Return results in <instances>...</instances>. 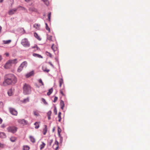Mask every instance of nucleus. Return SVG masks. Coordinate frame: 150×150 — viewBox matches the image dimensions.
Here are the masks:
<instances>
[{
  "label": "nucleus",
  "instance_id": "obj_1",
  "mask_svg": "<svg viewBox=\"0 0 150 150\" xmlns=\"http://www.w3.org/2000/svg\"><path fill=\"white\" fill-rule=\"evenodd\" d=\"M17 81L16 77L13 74H10L7 75L3 83L4 86L15 84Z\"/></svg>",
  "mask_w": 150,
  "mask_h": 150
},
{
  "label": "nucleus",
  "instance_id": "obj_2",
  "mask_svg": "<svg viewBox=\"0 0 150 150\" xmlns=\"http://www.w3.org/2000/svg\"><path fill=\"white\" fill-rule=\"evenodd\" d=\"M31 89L30 86L27 84H25L23 86V93L25 95L30 94L31 92Z\"/></svg>",
  "mask_w": 150,
  "mask_h": 150
},
{
  "label": "nucleus",
  "instance_id": "obj_3",
  "mask_svg": "<svg viewBox=\"0 0 150 150\" xmlns=\"http://www.w3.org/2000/svg\"><path fill=\"white\" fill-rule=\"evenodd\" d=\"M22 45L25 47H28L30 46L29 42L26 38L22 39L21 41Z\"/></svg>",
  "mask_w": 150,
  "mask_h": 150
},
{
  "label": "nucleus",
  "instance_id": "obj_4",
  "mask_svg": "<svg viewBox=\"0 0 150 150\" xmlns=\"http://www.w3.org/2000/svg\"><path fill=\"white\" fill-rule=\"evenodd\" d=\"M18 122L23 125H26L28 123V122L24 119H18L17 120Z\"/></svg>",
  "mask_w": 150,
  "mask_h": 150
},
{
  "label": "nucleus",
  "instance_id": "obj_5",
  "mask_svg": "<svg viewBox=\"0 0 150 150\" xmlns=\"http://www.w3.org/2000/svg\"><path fill=\"white\" fill-rule=\"evenodd\" d=\"M7 130L8 132L14 133L17 131V128L13 127H9L7 128Z\"/></svg>",
  "mask_w": 150,
  "mask_h": 150
},
{
  "label": "nucleus",
  "instance_id": "obj_6",
  "mask_svg": "<svg viewBox=\"0 0 150 150\" xmlns=\"http://www.w3.org/2000/svg\"><path fill=\"white\" fill-rule=\"evenodd\" d=\"M19 7L16 8H14L13 9H10L8 12V14L9 15H12L15 13Z\"/></svg>",
  "mask_w": 150,
  "mask_h": 150
},
{
  "label": "nucleus",
  "instance_id": "obj_7",
  "mask_svg": "<svg viewBox=\"0 0 150 150\" xmlns=\"http://www.w3.org/2000/svg\"><path fill=\"white\" fill-rule=\"evenodd\" d=\"M10 112L13 115H17L18 114L17 112L14 109L12 108H9Z\"/></svg>",
  "mask_w": 150,
  "mask_h": 150
},
{
  "label": "nucleus",
  "instance_id": "obj_8",
  "mask_svg": "<svg viewBox=\"0 0 150 150\" xmlns=\"http://www.w3.org/2000/svg\"><path fill=\"white\" fill-rule=\"evenodd\" d=\"M11 66V64L9 62V61H8L4 66V68L6 69H8L10 68Z\"/></svg>",
  "mask_w": 150,
  "mask_h": 150
},
{
  "label": "nucleus",
  "instance_id": "obj_9",
  "mask_svg": "<svg viewBox=\"0 0 150 150\" xmlns=\"http://www.w3.org/2000/svg\"><path fill=\"white\" fill-rule=\"evenodd\" d=\"M8 61H9V62L11 64V65H12V64H16L18 62L17 59H10Z\"/></svg>",
  "mask_w": 150,
  "mask_h": 150
},
{
  "label": "nucleus",
  "instance_id": "obj_10",
  "mask_svg": "<svg viewBox=\"0 0 150 150\" xmlns=\"http://www.w3.org/2000/svg\"><path fill=\"white\" fill-rule=\"evenodd\" d=\"M53 148L55 150H57L58 148V141H55L53 146Z\"/></svg>",
  "mask_w": 150,
  "mask_h": 150
},
{
  "label": "nucleus",
  "instance_id": "obj_11",
  "mask_svg": "<svg viewBox=\"0 0 150 150\" xmlns=\"http://www.w3.org/2000/svg\"><path fill=\"white\" fill-rule=\"evenodd\" d=\"M27 64L28 63L26 61H24L22 63L20 66L23 68L24 67H26L27 66Z\"/></svg>",
  "mask_w": 150,
  "mask_h": 150
},
{
  "label": "nucleus",
  "instance_id": "obj_12",
  "mask_svg": "<svg viewBox=\"0 0 150 150\" xmlns=\"http://www.w3.org/2000/svg\"><path fill=\"white\" fill-rule=\"evenodd\" d=\"M33 114L36 116H38L39 115V112L37 110H35L33 111Z\"/></svg>",
  "mask_w": 150,
  "mask_h": 150
},
{
  "label": "nucleus",
  "instance_id": "obj_13",
  "mask_svg": "<svg viewBox=\"0 0 150 150\" xmlns=\"http://www.w3.org/2000/svg\"><path fill=\"white\" fill-rule=\"evenodd\" d=\"M13 89L11 88L10 89H9L8 92V95L9 96H12L13 95Z\"/></svg>",
  "mask_w": 150,
  "mask_h": 150
},
{
  "label": "nucleus",
  "instance_id": "obj_14",
  "mask_svg": "<svg viewBox=\"0 0 150 150\" xmlns=\"http://www.w3.org/2000/svg\"><path fill=\"white\" fill-rule=\"evenodd\" d=\"M60 105L61 109L63 110L64 106V101L62 100L60 101Z\"/></svg>",
  "mask_w": 150,
  "mask_h": 150
},
{
  "label": "nucleus",
  "instance_id": "obj_15",
  "mask_svg": "<svg viewBox=\"0 0 150 150\" xmlns=\"http://www.w3.org/2000/svg\"><path fill=\"white\" fill-rule=\"evenodd\" d=\"M40 25L37 23H35L33 25V27L37 30L40 29Z\"/></svg>",
  "mask_w": 150,
  "mask_h": 150
},
{
  "label": "nucleus",
  "instance_id": "obj_16",
  "mask_svg": "<svg viewBox=\"0 0 150 150\" xmlns=\"http://www.w3.org/2000/svg\"><path fill=\"white\" fill-rule=\"evenodd\" d=\"M29 101V98L28 97L24 99L23 100H22L21 102L24 103H25Z\"/></svg>",
  "mask_w": 150,
  "mask_h": 150
},
{
  "label": "nucleus",
  "instance_id": "obj_17",
  "mask_svg": "<svg viewBox=\"0 0 150 150\" xmlns=\"http://www.w3.org/2000/svg\"><path fill=\"white\" fill-rule=\"evenodd\" d=\"M0 137L1 138H6V136L4 133L0 132Z\"/></svg>",
  "mask_w": 150,
  "mask_h": 150
},
{
  "label": "nucleus",
  "instance_id": "obj_18",
  "mask_svg": "<svg viewBox=\"0 0 150 150\" xmlns=\"http://www.w3.org/2000/svg\"><path fill=\"white\" fill-rule=\"evenodd\" d=\"M33 74V71H31L29 73L27 74L26 75V77L28 78L29 77L31 76H32Z\"/></svg>",
  "mask_w": 150,
  "mask_h": 150
},
{
  "label": "nucleus",
  "instance_id": "obj_19",
  "mask_svg": "<svg viewBox=\"0 0 150 150\" xmlns=\"http://www.w3.org/2000/svg\"><path fill=\"white\" fill-rule=\"evenodd\" d=\"M34 36L35 37V38H37L38 40H41V38L40 37L38 36V34L36 33H34Z\"/></svg>",
  "mask_w": 150,
  "mask_h": 150
},
{
  "label": "nucleus",
  "instance_id": "obj_20",
  "mask_svg": "<svg viewBox=\"0 0 150 150\" xmlns=\"http://www.w3.org/2000/svg\"><path fill=\"white\" fill-rule=\"evenodd\" d=\"M45 128L43 129V134L44 135H45L46 133L47 128V126L46 125H45L44 126Z\"/></svg>",
  "mask_w": 150,
  "mask_h": 150
},
{
  "label": "nucleus",
  "instance_id": "obj_21",
  "mask_svg": "<svg viewBox=\"0 0 150 150\" xmlns=\"http://www.w3.org/2000/svg\"><path fill=\"white\" fill-rule=\"evenodd\" d=\"M33 56L34 57H37L40 58H42V57L41 55L35 53H34L33 54Z\"/></svg>",
  "mask_w": 150,
  "mask_h": 150
},
{
  "label": "nucleus",
  "instance_id": "obj_22",
  "mask_svg": "<svg viewBox=\"0 0 150 150\" xmlns=\"http://www.w3.org/2000/svg\"><path fill=\"white\" fill-rule=\"evenodd\" d=\"M53 91V89L52 88H51V89H50L49 90L48 92L47 93V95L48 96L50 95L52 92Z\"/></svg>",
  "mask_w": 150,
  "mask_h": 150
},
{
  "label": "nucleus",
  "instance_id": "obj_23",
  "mask_svg": "<svg viewBox=\"0 0 150 150\" xmlns=\"http://www.w3.org/2000/svg\"><path fill=\"white\" fill-rule=\"evenodd\" d=\"M23 68L21 66H20L17 69V71L18 72H21L23 69Z\"/></svg>",
  "mask_w": 150,
  "mask_h": 150
},
{
  "label": "nucleus",
  "instance_id": "obj_24",
  "mask_svg": "<svg viewBox=\"0 0 150 150\" xmlns=\"http://www.w3.org/2000/svg\"><path fill=\"white\" fill-rule=\"evenodd\" d=\"M30 147L28 146H25L23 147V150H29Z\"/></svg>",
  "mask_w": 150,
  "mask_h": 150
},
{
  "label": "nucleus",
  "instance_id": "obj_25",
  "mask_svg": "<svg viewBox=\"0 0 150 150\" xmlns=\"http://www.w3.org/2000/svg\"><path fill=\"white\" fill-rule=\"evenodd\" d=\"M45 3V5L48 6L49 4V3L48 0H42Z\"/></svg>",
  "mask_w": 150,
  "mask_h": 150
},
{
  "label": "nucleus",
  "instance_id": "obj_26",
  "mask_svg": "<svg viewBox=\"0 0 150 150\" xmlns=\"http://www.w3.org/2000/svg\"><path fill=\"white\" fill-rule=\"evenodd\" d=\"M11 41L10 40H3V42L4 44H8L10 43Z\"/></svg>",
  "mask_w": 150,
  "mask_h": 150
},
{
  "label": "nucleus",
  "instance_id": "obj_27",
  "mask_svg": "<svg viewBox=\"0 0 150 150\" xmlns=\"http://www.w3.org/2000/svg\"><path fill=\"white\" fill-rule=\"evenodd\" d=\"M34 125H35V128L36 129H38L39 127L38 123L37 122H36L34 123Z\"/></svg>",
  "mask_w": 150,
  "mask_h": 150
},
{
  "label": "nucleus",
  "instance_id": "obj_28",
  "mask_svg": "<svg viewBox=\"0 0 150 150\" xmlns=\"http://www.w3.org/2000/svg\"><path fill=\"white\" fill-rule=\"evenodd\" d=\"M45 145V144L43 142H42V144L40 146V149L41 150L44 147Z\"/></svg>",
  "mask_w": 150,
  "mask_h": 150
},
{
  "label": "nucleus",
  "instance_id": "obj_29",
  "mask_svg": "<svg viewBox=\"0 0 150 150\" xmlns=\"http://www.w3.org/2000/svg\"><path fill=\"white\" fill-rule=\"evenodd\" d=\"M52 36L50 35H47V39L49 40L50 41H51L52 40Z\"/></svg>",
  "mask_w": 150,
  "mask_h": 150
},
{
  "label": "nucleus",
  "instance_id": "obj_30",
  "mask_svg": "<svg viewBox=\"0 0 150 150\" xmlns=\"http://www.w3.org/2000/svg\"><path fill=\"white\" fill-rule=\"evenodd\" d=\"M42 101L44 103V104L47 105V103L46 102L45 100L43 98L42 99Z\"/></svg>",
  "mask_w": 150,
  "mask_h": 150
},
{
  "label": "nucleus",
  "instance_id": "obj_31",
  "mask_svg": "<svg viewBox=\"0 0 150 150\" xmlns=\"http://www.w3.org/2000/svg\"><path fill=\"white\" fill-rule=\"evenodd\" d=\"M42 70L46 72H48L50 71L49 69H47L46 68H42Z\"/></svg>",
  "mask_w": 150,
  "mask_h": 150
},
{
  "label": "nucleus",
  "instance_id": "obj_32",
  "mask_svg": "<svg viewBox=\"0 0 150 150\" xmlns=\"http://www.w3.org/2000/svg\"><path fill=\"white\" fill-rule=\"evenodd\" d=\"M10 141H15L17 140L16 138L14 137H12L10 138Z\"/></svg>",
  "mask_w": 150,
  "mask_h": 150
},
{
  "label": "nucleus",
  "instance_id": "obj_33",
  "mask_svg": "<svg viewBox=\"0 0 150 150\" xmlns=\"http://www.w3.org/2000/svg\"><path fill=\"white\" fill-rule=\"evenodd\" d=\"M38 81L39 83H41L42 85L43 86L44 85L43 83L42 82V81L41 79H40L38 80Z\"/></svg>",
  "mask_w": 150,
  "mask_h": 150
},
{
  "label": "nucleus",
  "instance_id": "obj_34",
  "mask_svg": "<svg viewBox=\"0 0 150 150\" xmlns=\"http://www.w3.org/2000/svg\"><path fill=\"white\" fill-rule=\"evenodd\" d=\"M61 132V129H60V128L58 127V132L59 134V136H60V133Z\"/></svg>",
  "mask_w": 150,
  "mask_h": 150
},
{
  "label": "nucleus",
  "instance_id": "obj_35",
  "mask_svg": "<svg viewBox=\"0 0 150 150\" xmlns=\"http://www.w3.org/2000/svg\"><path fill=\"white\" fill-rule=\"evenodd\" d=\"M30 141H35L34 138L32 136H30Z\"/></svg>",
  "mask_w": 150,
  "mask_h": 150
},
{
  "label": "nucleus",
  "instance_id": "obj_36",
  "mask_svg": "<svg viewBox=\"0 0 150 150\" xmlns=\"http://www.w3.org/2000/svg\"><path fill=\"white\" fill-rule=\"evenodd\" d=\"M54 112L55 115L57 114V110L56 108L55 107H54Z\"/></svg>",
  "mask_w": 150,
  "mask_h": 150
},
{
  "label": "nucleus",
  "instance_id": "obj_37",
  "mask_svg": "<svg viewBox=\"0 0 150 150\" xmlns=\"http://www.w3.org/2000/svg\"><path fill=\"white\" fill-rule=\"evenodd\" d=\"M52 113V112L51 110L48 111L47 113V116H51V115Z\"/></svg>",
  "mask_w": 150,
  "mask_h": 150
},
{
  "label": "nucleus",
  "instance_id": "obj_38",
  "mask_svg": "<svg viewBox=\"0 0 150 150\" xmlns=\"http://www.w3.org/2000/svg\"><path fill=\"white\" fill-rule=\"evenodd\" d=\"M46 54H47V55L49 56L50 57H52V54L50 52H46Z\"/></svg>",
  "mask_w": 150,
  "mask_h": 150
},
{
  "label": "nucleus",
  "instance_id": "obj_39",
  "mask_svg": "<svg viewBox=\"0 0 150 150\" xmlns=\"http://www.w3.org/2000/svg\"><path fill=\"white\" fill-rule=\"evenodd\" d=\"M63 83V80L62 79H60L59 81V83L62 84Z\"/></svg>",
  "mask_w": 150,
  "mask_h": 150
},
{
  "label": "nucleus",
  "instance_id": "obj_40",
  "mask_svg": "<svg viewBox=\"0 0 150 150\" xmlns=\"http://www.w3.org/2000/svg\"><path fill=\"white\" fill-rule=\"evenodd\" d=\"M54 45V44H53L52 45V46L51 47V48H52V49L54 51H55L56 50V48L53 47Z\"/></svg>",
  "mask_w": 150,
  "mask_h": 150
},
{
  "label": "nucleus",
  "instance_id": "obj_41",
  "mask_svg": "<svg viewBox=\"0 0 150 150\" xmlns=\"http://www.w3.org/2000/svg\"><path fill=\"white\" fill-rule=\"evenodd\" d=\"M51 16V13L50 12L48 14V18L49 20H50V19Z\"/></svg>",
  "mask_w": 150,
  "mask_h": 150
},
{
  "label": "nucleus",
  "instance_id": "obj_42",
  "mask_svg": "<svg viewBox=\"0 0 150 150\" xmlns=\"http://www.w3.org/2000/svg\"><path fill=\"white\" fill-rule=\"evenodd\" d=\"M58 99V98L56 96L54 98V100H53V102L54 103H55L56 101Z\"/></svg>",
  "mask_w": 150,
  "mask_h": 150
},
{
  "label": "nucleus",
  "instance_id": "obj_43",
  "mask_svg": "<svg viewBox=\"0 0 150 150\" xmlns=\"http://www.w3.org/2000/svg\"><path fill=\"white\" fill-rule=\"evenodd\" d=\"M46 28L47 30H48L49 31V32H50V28H49V27H48V26H46Z\"/></svg>",
  "mask_w": 150,
  "mask_h": 150
},
{
  "label": "nucleus",
  "instance_id": "obj_44",
  "mask_svg": "<svg viewBox=\"0 0 150 150\" xmlns=\"http://www.w3.org/2000/svg\"><path fill=\"white\" fill-rule=\"evenodd\" d=\"M49 64L51 65L53 67H54V65L52 64L51 62H49Z\"/></svg>",
  "mask_w": 150,
  "mask_h": 150
},
{
  "label": "nucleus",
  "instance_id": "obj_45",
  "mask_svg": "<svg viewBox=\"0 0 150 150\" xmlns=\"http://www.w3.org/2000/svg\"><path fill=\"white\" fill-rule=\"evenodd\" d=\"M4 146V145L0 143V148H2Z\"/></svg>",
  "mask_w": 150,
  "mask_h": 150
},
{
  "label": "nucleus",
  "instance_id": "obj_46",
  "mask_svg": "<svg viewBox=\"0 0 150 150\" xmlns=\"http://www.w3.org/2000/svg\"><path fill=\"white\" fill-rule=\"evenodd\" d=\"M60 93L62 94V95L64 96V95L62 90H60Z\"/></svg>",
  "mask_w": 150,
  "mask_h": 150
},
{
  "label": "nucleus",
  "instance_id": "obj_47",
  "mask_svg": "<svg viewBox=\"0 0 150 150\" xmlns=\"http://www.w3.org/2000/svg\"><path fill=\"white\" fill-rule=\"evenodd\" d=\"M5 125L4 124H3V125H1V127L2 128H4L5 127Z\"/></svg>",
  "mask_w": 150,
  "mask_h": 150
},
{
  "label": "nucleus",
  "instance_id": "obj_48",
  "mask_svg": "<svg viewBox=\"0 0 150 150\" xmlns=\"http://www.w3.org/2000/svg\"><path fill=\"white\" fill-rule=\"evenodd\" d=\"M5 55L6 56L8 57V56L9 54L8 53H6L5 54Z\"/></svg>",
  "mask_w": 150,
  "mask_h": 150
},
{
  "label": "nucleus",
  "instance_id": "obj_49",
  "mask_svg": "<svg viewBox=\"0 0 150 150\" xmlns=\"http://www.w3.org/2000/svg\"><path fill=\"white\" fill-rule=\"evenodd\" d=\"M2 120L1 118H0V124L2 123Z\"/></svg>",
  "mask_w": 150,
  "mask_h": 150
},
{
  "label": "nucleus",
  "instance_id": "obj_50",
  "mask_svg": "<svg viewBox=\"0 0 150 150\" xmlns=\"http://www.w3.org/2000/svg\"><path fill=\"white\" fill-rule=\"evenodd\" d=\"M21 8V9L22 10H25V8H24V7H20Z\"/></svg>",
  "mask_w": 150,
  "mask_h": 150
},
{
  "label": "nucleus",
  "instance_id": "obj_51",
  "mask_svg": "<svg viewBox=\"0 0 150 150\" xmlns=\"http://www.w3.org/2000/svg\"><path fill=\"white\" fill-rule=\"evenodd\" d=\"M48 119L49 120H50L51 119V117L50 116H47Z\"/></svg>",
  "mask_w": 150,
  "mask_h": 150
},
{
  "label": "nucleus",
  "instance_id": "obj_52",
  "mask_svg": "<svg viewBox=\"0 0 150 150\" xmlns=\"http://www.w3.org/2000/svg\"><path fill=\"white\" fill-rule=\"evenodd\" d=\"M2 59V56L0 55V62L1 61Z\"/></svg>",
  "mask_w": 150,
  "mask_h": 150
},
{
  "label": "nucleus",
  "instance_id": "obj_53",
  "mask_svg": "<svg viewBox=\"0 0 150 150\" xmlns=\"http://www.w3.org/2000/svg\"><path fill=\"white\" fill-rule=\"evenodd\" d=\"M61 118H59V120H58V121L59 122H60L61 121Z\"/></svg>",
  "mask_w": 150,
  "mask_h": 150
},
{
  "label": "nucleus",
  "instance_id": "obj_54",
  "mask_svg": "<svg viewBox=\"0 0 150 150\" xmlns=\"http://www.w3.org/2000/svg\"><path fill=\"white\" fill-rule=\"evenodd\" d=\"M58 117L59 118H61V115H58Z\"/></svg>",
  "mask_w": 150,
  "mask_h": 150
},
{
  "label": "nucleus",
  "instance_id": "obj_55",
  "mask_svg": "<svg viewBox=\"0 0 150 150\" xmlns=\"http://www.w3.org/2000/svg\"><path fill=\"white\" fill-rule=\"evenodd\" d=\"M61 113L60 112H59L58 115H61Z\"/></svg>",
  "mask_w": 150,
  "mask_h": 150
},
{
  "label": "nucleus",
  "instance_id": "obj_56",
  "mask_svg": "<svg viewBox=\"0 0 150 150\" xmlns=\"http://www.w3.org/2000/svg\"><path fill=\"white\" fill-rule=\"evenodd\" d=\"M30 0H25V1H27V2H28V1H29Z\"/></svg>",
  "mask_w": 150,
  "mask_h": 150
},
{
  "label": "nucleus",
  "instance_id": "obj_57",
  "mask_svg": "<svg viewBox=\"0 0 150 150\" xmlns=\"http://www.w3.org/2000/svg\"><path fill=\"white\" fill-rule=\"evenodd\" d=\"M3 0H0V2H3Z\"/></svg>",
  "mask_w": 150,
  "mask_h": 150
},
{
  "label": "nucleus",
  "instance_id": "obj_58",
  "mask_svg": "<svg viewBox=\"0 0 150 150\" xmlns=\"http://www.w3.org/2000/svg\"><path fill=\"white\" fill-rule=\"evenodd\" d=\"M45 24L46 26H48L47 24V23H45Z\"/></svg>",
  "mask_w": 150,
  "mask_h": 150
},
{
  "label": "nucleus",
  "instance_id": "obj_59",
  "mask_svg": "<svg viewBox=\"0 0 150 150\" xmlns=\"http://www.w3.org/2000/svg\"><path fill=\"white\" fill-rule=\"evenodd\" d=\"M45 24L46 26H48L47 24V23H45Z\"/></svg>",
  "mask_w": 150,
  "mask_h": 150
},
{
  "label": "nucleus",
  "instance_id": "obj_60",
  "mask_svg": "<svg viewBox=\"0 0 150 150\" xmlns=\"http://www.w3.org/2000/svg\"><path fill=\"white\" fill-rule=\"evenodd\" d=\"M62 84H59V86L60 87H61V86H62Z\"/></svg>",
  "mask_w": 150,
  "mask_h": 150
},
{
  "label": "nucleus",
  "instance_id": "obj_61",
  "mask_svg": "<svg viewBox=\"0 0 150 150\" xmlns=\"http://www.w3.org/2000/svg\"><path fill=\"white\" fill-rule=\"evenodd\" d=\"M3 104V103L2 102H1L0 103V104Z\"/></svg>",
  "mask_w": 150,
  "mask_h": 150
},
{
  "label": "nucleus",
  "instance_id": "obj_62",
  "mask_svg": "<svg viewBox=\"0 0 150 150\" xmlns=\"http://www.w3.org/2000/svg\"><path fill=\"white\" fill-rule=\"evenodd\" d=\"M54 129H53V131H54Z\"/></svg>",
  "mask_w": 150,
  "mask_h": 150
},
{
  "label": "nucleus",
  "instance_id": "obj_63",
  "mask_svg": "<svg viewBox=\"0 0 150 150\" xmlns=\"http://www.w3.org/2000/svg\"><path fill=\"white\" fill-rule=\"evenodd\" d=\"M35 142V141H33V143H34Z\"/></svg>",
  "mask_w": 150,
  "mask_h": 150
}]
</instances>
